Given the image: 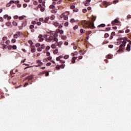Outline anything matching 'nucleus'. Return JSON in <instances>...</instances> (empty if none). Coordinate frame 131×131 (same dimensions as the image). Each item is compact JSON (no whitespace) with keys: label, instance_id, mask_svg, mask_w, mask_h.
I'll return each mask as SVG.
<instances>
[{"label":"nucleus","instance_id":"f257e3e1","mask_svg":"<svg viewBox=\"0 0 131 131\" xmlns=\"http://www.w3.org/2000/svg\"><path fill=\"white\" fill-rule=\"evenodd\" d=\"M96 18L97 17L96 16H93L91 21H86L85 20H82L81 21V24L82 27H83V28H91V29H95L96 27H95L94 22L96 21Z\"/></svg>","mask_w":131,"mask_h":131},{"label":"nucleus","instance_id":"f03ea898","mask_svg":"<svg viewBox=\"0 0 131 131\" xmlns=\"http://www.w3.org/2000/svg\"><path fill=\"white\" fill-rule=\"evenodd\" d=\"M58 34L50 33V35L46 36V41L51 42V41H57L58 40Z\"/></svg>","mask_w":131,"mask_h":131},{"label":"nucleus","instance_id":"7ed1b4c3","mask_svg":"<svg viewBox=\"0 0 131 131\" xmlns=\"http://www.w3.org/2000/svg\"><path fill=\"white\" fill-rule=\"evenodd\" d=\"M125 47V45H123V44H121L119 46V49L117 51V53H121V52H123V50H124V48Z\"/></svg>","mask_w":131,"mask_h":131},{"label":"nucleus","instance_id":"20e7f679","mask_svg":"<svg viewBox=\"0 0 131 131\" xmlns=\"http://www.w3.org/2000/svg\"><path fill=\"white\" fill-rule=\"evenodd\" d=\"M45 48H46L45 44H42L40 46V47L38 48L37 51H38V52H41L42 50L45 49Z\"/></svg>","mask_w":131,"mask_h":131},{"label":"nucleus","instance_id":"39448f33","mask_svg":"<svg viewBox=\"0 0 131 131\" xmlns=\"http://www.w3.org/2000/svg\"><path fill=\"white\" fill-rule=\"evenodd\" d=\"M56 42V46L57 47H58V48H62V45H63V41H55Z\"/></svg>","mask_w":131,"mask_h":131},{"label":"nucleus","instance_id":"423d86ee","mask_svg":"<svg viewBox=\"0 0 131 131\" xmlns=\"http://www.w3.org/2000/svg\"><path fill=\"white\" fill-rule=\"evenodd\" d=\"M21 34V33L20 32H16L14 35L13 37L14 38H18L19 36H20Z\"/></svg>","mask_w":131,"mask_h":131},{"label":"nucleus","instance_id":"0eeeda50","mask_svg":"<svg viewBox=\"0 0 131 131\" xmlns=\"http://www.w3.org/2000/svg\"><path fill=\"white\" fill-rule=\"evenodd\" d=\"M60 68H61V69H64V68H65V64H61L59 67V66L56 67V69H57V70H60Z\"/></svg>","mask_w":131,"mask_h":131},{"label":"nucleus","instance_id":"6e6552de","mask_svg":"<svg viewBox=\"0 0 131 131\" xmlns=\"http://www.w3.org/2000/svg\"><path fill=\"white\" fill-rule=\"evenodd\" d=\"M56 32L57 34H58V33H60V34H63V33H64V31H63L62 30H60V29H58L56 30Z\"/></svg>","mask_w":131,"mask_h":131},{"label":"nucleus","instance_id":"1a4fd4ad","mask_svg":"<svg viewBox=\"0 0 131 131\" xmlns=\"http://www.w3.org/2000/svg\"><path fill=\"white\" fill-rule=\"evenodd\" d=\"M26 25H27V23H26V21H25V22L21 24V26L18 27L19 29H22V28H23V27H25V26H26Z\"/></svg>","mask_w":131,"mask_h":131},{"label":"nucleus","instance_id":"9d476101","mask_svg":"<svg viewBox=\"0 0 131 131\" xmlns=\"http://www.w3.org/2000/svg\"><path fill=\"white\" fill-rule=\"evenodd\" d=\"M119 21L117 19H115L114 20L112 21V25H116V23H119Z\"/></svg>","mask_w":131,"mask_h":131},{"label":"nucleus","instance_id":"9b49d317","mask_svg":"<svg viewBox=\"0 0 131 131\" xmlns=\"http://www.w3.org/2000/svg\"><path fill=\"white\" fill-rule=\"evenodd\" d=\"M49 21H50V17H47L45 18L43 23H48V24H50V22H49Z\"/></svg>","mask_w":131,"mask_h":131},{"label":"nucleus","instance_id":"f8f14e48","mask_svg":"<svg viewBox=\"0 0 131 131\" xmlns=\"http://www.w3.org/2000/svg\"><path fill=\"white\" fill-rule=\"evenodd\" d=\"M36 63L38 64V67H40L43 65V63L40 61V60H37Z\"/></svg>","mask_w":131,"mask_h":131},{"label":"nucleus","instance_id":"ddd939ff","mask_svg":"<svg viewBox=\"0 0 131 131\" xmlns=\"http://www.w3.org/2000/svg\"><path fill=\"white\" fill-rule=\"evenodd\" d=\"M130 48H131L130 45L128 44L127 45V47L126 48V51L127 52H130Z\"/></svg>","mask_w":131,"mask_h":131},{"label":"nucleus","instance_id":"4468645a","mask_svg":"<svg viewBox=\"0 0 131 131\" xmlns=\"http://www.w3.org/2000/svg\"><path fill=\"white\" fill-rule=\"evenodd\" d=\"M2 39L3 40V42H1V43L2 46H4V45H5V41H7V39H8V37H4Z\"/></svg>","mask_w":131,"mask_h":131},{"label":"nucleus","instance_id":"2eb2a0df","mask_svg":"<svg viewBox=\"0 0 131 131\" xmlns=\"http://www.w3.org/2000/svg\"><path fill=\"white\" fill-rule=\"evenodd\" d=\"M42 35H39L38 36V38L39 39L38 40L39 41H43V38L42 37Z\"/></svg>","mask_w":131,"mask_h":131},{"label":"nucleus","instance_id":"dca6fc26","mask_svg":"<svg viewBox=\"0 0 131 131\" xmlns=\"http://www.w3.org/2000/svg\"><path fill=\"white\" fill-rule=\"evenodd\" d=\"M77 59V57H74L72 59V64H74L75 63V60Z\"/></svg>","mask_w":131,"mask_h":131},{"label":"nucleus","instance_id":"f3484780","mask_svg":"<svg viewBox=\"0 0 131 131\" xmlns=\"http://www.w3.org/2000/svg\"><path fill=\"white\" fill-rule=\"evenodd\" d=\"M107 59H112L113 58V55L112 54H108L106 56Z\"/></svg>","mask_w":131,"mask_h":131},{"label":"nucleus","instance_id":"a211bd4d","mask_svg":"<svg viewBox=\"0 0 131 131\" xmlns=\"http://www.w3.org/2000/svg\"><path fill=\"white\" fill-rule=\"evenodd\" d=\"M52 49H56L57 48V43L55 42L51 45Z\"/></svg>","mask_w":131,"mask_h":131},{"label":"nucleus","instance_id":"6ab92c4d","mask_svg":"<svg viewBox=\"0 0 131 131\" xmlns=\"http://www.w3.org/2000/svg\"><path fill=\"white\" fill-rule=\"evenodd\" d=\"M128 38L127 37H124L123 38H120L119 39V40H125V41H126L127 40Z\"/></svg>","mask_w":131,"mask_h":131},{"label":"nucleus","instance_id":"aec40b11","mask_svg":"<svg viewBox=\"0 0 131 131\" xmlns=\"http://www.w3.org/2000/svg\"><path fill=\"white\" fill-rule=\"evenodd\" d=\"M27 79L28 80H32V79H33V76H30L29 77H28L27 78Z\"/></svg>","mask_w":131,"mask_h":131},{"label":"nucleus","instance_id":"412c9836","mask_svg":"<svg viewBox=\"0 0 131 131\" xmlns=\"http://www.w3.org/2000/svg\"><path fill=\"white\" fill-rule=\"evenodd\" d=\"M67 39V36L66 35H62L61 36V39L65 40Z\"/></svg>","mask_w":131,"mask_h":131},{"label":"nucleus","instance_id":"4be33fe9","mask_svg":"<svg viewBox=\"0 0 131 131\" xmlns=\"http://www.w3.org/2000/svg\"><path fill=\"white\" fill-rule=\"evenodd\" d=\"M36 51V49L35 48H31V52L32 53H35Z\"/></svg>","mask_w":131,"mask_h":131},{"label":"nucleus","instance_id":"5701e85b","mask_svg":"<svg viewBox=\"0 0 131 131\" xmlns=\"http://www.w3.org/2000/svg\"><path fill=\"white\" fill-rule=\"evenodd\" d=\"M53 25H54V26H55V27H58V26H59V24L58 22H54Z\"/></svg>","mask_w":131,"mask_h":131},{"label":"nucleus","instance_id":"b1692460","mask_svg":"<svg viewBox=\"0 0 131 131\" xmlns=\"http://www.w3.org/2000/svg\"><path fill=\"white\" fill-rule=\"evenodd\" d=\"M120 41L122 42V45H123L124 46H126V42L124 40H123V41L120 40Z\"/></svg>","mask_w":131,"mask_h":131},{"label":"nucleus","instance_id":"393cba45","mask_svg":"<svg viewBox=\"0 0 131 131\" xmlns=\"http://www.w3.org/2000/svg\"><path fill=\"white\" fill-rule=\"evenodd\" d=\"M105 26H106V25L104 24H101V25L98 26L97 27H98V28L105 27Z\"/></svg>","mask_w":131,"mask_h":131},{"label":"nucleus","instance_id":"a878e982","mask_svg":"<svg viewBox=\"0 0 131 131\" xmlns=\"http://www.w3.org/2000/svg\"><path fill=\"white\" fill-rule=\"evenodd\" d=\"M50 9H52L53 10H55V6L53 5H50L49 6Z\"/></svg>","mask_w":131,"mask_h":131},{"label":"nucleus","instance_id":"bb28decb","mask_svg":"<svg viewBox=\"0 0 131 131\" xmlns=\"http://www.w3.org/2000/svg\"><path fill=\"white\" fill-rule=\"evenodd\" d=\"M85 31V30L81 29L80 30V33H81V34H83V33H84V32Z\"/></svg>","mask_w":131,"mask_h":131},{"label":"nucleus","instance_id":"cd10ccee","mask_svg":"<svg viewBox=\"0 0 131 131\" xmlns=\"http://www.w3.org/2000/svg\"><path fill=\"white\" fill-rule=\"evenodd\" d=\"M6 26H8V27H10V26H11V25H12L11 24V23L8 22V23H6Z\"/></svg>","mask_w":131,"mask_h":131},{"label":"nucleus","instance_id":"c85d7f7f","mask_svg":"<svg viewBox=\"0 0 131 131\" xmlns=\"http://www.w3.org/2000/svg\"><path fill=\"white\" fill-rule=\"evenodd\" d=\"M91 33H92V31H88L86 32V36H89L90 34H91Z\"/></svg>","mask_w":131,"mask_h":131},{"label":"nucleus","instance_id":"c756f323","mask_svg":"<svg viewBox=\"0 0 131 131\" xmlns=\"http://www.w3.org/2000/svg\"><path fill=\"white\" fill-rule=\"evenodd\" d=\"M55 15H51V17H50V19L51 20H54V19H55Z\"/></svg>","mask_w":131,"mask_h":131},{"label":"nucleus","instance_id":"7c9ffc66","mask_svg":"<svg viewBox=\"0 0 131 131\" xmlns=\"http://www.w3.org/2000/svg\"><path fill=\"white\" fill-rule=\"evenodd\" d=\"M12 48L13 50H16L17 49V46L13 45V46H12Z\"/></svg>","mask_w":131,"mask_h":131},{"label":"nucleus","instance_id":"2f4dec72","mask_svg":"<svg viewBox=\"0 0 131 131\" xmlns=\"http://www.w3.org/2000/svg\"><path fill=\"white\" fill-rule=\"evenodd\" d=\"M104 37H105V38H107V37H109V34H108V33H105V34H104Z\"/></svg>","mask_w":131,"mask_h":131},{"label":"nucleus","instance_id":"473e14b6","mask_svg":"<svg viewBox=\"0 0 131 131\" xmlns=\"http://www.w3.org/2000/svg\"><path fill=\"white\" fill-rule=\"evenodd\" d=\"M35 47H36V48H39V47H40V43H36Z\"/></svg>","mask_w":131,"mask_h":131},{"label":"nucleus","instance_id":"72a5a7b5","mask_svg":"<svg viewBox=\"0 0 131 131\" xmlns=\"http://www.w3.org/2000/svg\"><path fill=\"white\" fill-rule=\"evenodd\" d=\"M10 40H7L5 41V43H6V45H10Z\"/></svg>","mask_w":131,"mask_h":131},{"label":"nucleus","instance_id":"f704fd0d","mask_svg":"<svg viewBox=\"0 0 131 131\" xmlns=\"http://www.w3.org/2000/svg\"><path fill=\"white\" fill-rule=\"evenodd\" d=\"M57 53H58V49H56L53 51V54H55L56 55H57Z\"/></svg>","mask_w":131,"mask_h":131},{"label":"nucleus","instance_id":"c9c22d12","mask_svg":"<svg viewBox=\"0 0 131 131\" xmlns=\"http://www.w3.org/2000/svg\"><path fill=\"white\" fill-rule=\"evenodd\" d=\"M63 18L64 20H67V19H68V16H67L66 15H63Z\"/></svg>","mask_w":131,"mask_h":131},{"label":"nucleus","instance_id":"e433bc0d","mask_svg":"<svg viewBox=\"0 0 131 131\" xmlns=\"http://www.w3.org/2000/svg\"><path fill=\"white\" fill-rule=\"evenodd\" d=\"M11 42H12V43H15V42H16V39L13 38V39L11 40Z\"/></svg>","mask_w":131,"mask_h":131},{"label":"nucleus","instance_id":"4c0bfd02","mask_svg":"<svg viewBox=\"0 0 131 131\" xmlns=\"http://www.w3.org/2000/svg\"><path fill=\"white\" fill-rule=\"evenodd\" d=\"M51 13H53V14H56L57 13V10H53L51 11Z\"/></svg>","mask_w":131,"mask_h":131},{"label":"nucleus","instance_id":"58836bf2","mask_svg":"<svg viewBox=\"0 0 131 131\" xmlns=\"http://www.w3.org/2000/svg\"><path fill=\"white\" fill-rule=\"evenodd\" d=\"M77 28H78V26L76 25L73 27V29L74 30H76V29H77Z\"/></svg>","mask_w":131,"mask_h":131},{"label":"nucleus","instance_id":"ea45409f","mask_svg":"<svg viewBox=\"0 0 131 131\" xmlns=\"http://www.w3.org/2000/svg\"><path fill=\"white\" fill-rule=\"evenodd\" d=\"M12 24H13V26H17V24L16 21H13L12 23Z\"/></svg>","mask_w":131,"mask_h":131},{"label":"nucleus","instance_id":"a19ab883","mask_svg":"<svg viewBox=\"0 0 131 131\" xmlns=\"http://www.w3.org/2000/svg\"><path fill=\"white\" fill-rule=\"evenodd\" d=\"M40 9L41 12H44V11H45V7H42L40 8Z\"/></svg>","mask_w":131,"mask_h":131},{"label":"nucleus","instance_id":"79ce46f5","mask_svg":"<svg viewBox=\"0 0 131 131\" xmlns=\"http://www.w3.org/2000/svg\"><path fill=\"white\" fill-rule=\"evenodd\" d=\"M70 22H71V23H73L74 22H75V20H74V19L72 18L70 19Z\"/></svg>","mask_w":131,"mask_h":131},{"label":"nucleus","instance_id":"37998d69","mask_svg":"<svg viewBox=\"0 0 131 131\" xmlns=\"http://www.w3.org/2000/svg\"><path fill=\"white\" fill-rule=\"evenodd\" d=\"M110 30H111V28L109 27V28H105V31H110Z\"/></svg>","mask_w":131,"mask_h":131},{"label":"nucleus","instance_id":"c03bdc74","mask_svg":"<svg viewBox=\"0 0 131 131\" xmlns=\"http://www.w3.org/2000/svg\"><path fill=\"white\" fill-rule=\"evenodd\" d=\"M50 49H51V47L50 46H47L46 48V51H49L50 50Z\"/></svg>","mask_w":131,"mask_h":131},{"label":"nucleus","instance_id":"a18cd8bd","mask_svg":"<svg viewBox=\"0 0 131 131\" xmlns=\"http://www.w3.org/2000/svg\"><path fill=\"white\" fill-rule=\"evenodd\" d=\"M11 5H12L10 2L6 5V7L9 8V7H11Z\"/></svg>","mask_w":131,"mask_h":131},{"label":"nucleus","instance_id":"49530a36","mask_svg":"<svg viewBox=\"0 0 131 131\" xmlns=\"http://www.w3.org/2000/svg\"><path fill=\"white\" fill-rule=\"evenodd\" d=\"M70 8H71V9H75V6H74V5H71V6H70Z\"/></svg>","mask_w":131,"mask_h":131},{"label":"nucleus","instance_id":"de8ad7c7","mask_svg":"<svg viewBox=\"0 0 131 131\" xmlns=\"http://www.w3.org/2000/svg\"><path fill=\"white\" fill-rule=\"evenodd\" d=\"M82 12L83 13H86L88 12V10H86V9H83L82 10Z\"/></svg>","mask_w":131,"mask_h":131},{"label":"nucleus","instance_id":"09e8293b","mask_svg":"<svg viewBox=\"0 0 131 131\" xmlns=\"http://www.w3.org/2000/svg\"><path fill=\"white\" fill-rule=\"evenodd\" d=\"M38 3H37V2H36V1H34V2H33V5H34V6H37V5H38Z\"/></svg>","mask_w":131,"mask_h":131},{"label":"nucleus","instance_id":"8fccbe9b","mask_svg":"<svg viewBox=\"0 0 131 131\" xmlns=\"http://www.w3.org/2000/svg\"><path fill=\"white\" fill-rule=\"evenodd\" d=\"M37 25H38V26H40V25H41V23H40V21H38L37 23H36Z\"/></svg>","mask_w":131,"mask_h":131},{"label":"nucleus","instance_id":"3c124183","mask_svg":"<svg viewBox=\"0 0 131 131\" xmlns=\"http://www.w3.org/2000/svg\"><path fill=\"white\" fill-rule=\"evenodd\" d=\"M63 58L64 59H68V58H69V55H65Z\"/></svg>","mask_w":131,"mask_h":131},{"label":"nucleus","instance_id":"603ef678","mask_svg":"<svg viewBox=\"0 0 131 131\" xmlns=\"http://www.w3.org/2000/svg\"><path fill=\"white\" fill-rule=\"evenodd\" d=\"M69 23H68V22H66L64 24V26H66V27H67V26H68V25H69Z\"/></svg>","mask_w":131,"mask_h":131},{"label":"nucleus","instance_id":"864d4df0","mask_svg":"<svg viewBox=\"0 0 131 131\" xmlns=\"http://www.w3.org/2000/svg\"><path fill=\"white\" fill-rule=\"evenodd\" d=\"M8 50H12V45H10L7 47Z\"/></svg>","mask_w":131,"mask_h":131},{"label":"nucleus","instance_id":"5fc2aeb1","mask_svg":"<svg viewBox=\"0 0 131 131\" xmlns=\"http://www.w3.org/2000/svg\"><path fill=\"white\" fill-rule=\"evenodd\" d=\"M85 6L86 7H88V6H90V2H87L86 3H85Z\"/></svg>","mask_w":131,"mask_h":131},{"label":"nucleus","instance_id":"6e6d98bb","mask_svg":"<svg viewBox=\"0 0 131 131\" xmlns=\"http://www.w3.org/2000/svg\"><path fill=\"white\" fill-rule=\"evenodd\" d=\"M8 16H9V15L8 14H6L4 16V19H7V18H8Z\"/></svg>","mask_w":131,"mask_h":131},{"label":"nucleus","instance_id":"4d7b16f0","mask_svg":"<svg viewBox=\"0 0 131 131\" xmlns=\"http://www.w3.org/2000/svg\"><path fill=\"white\" fill-rule=\"evenodd\" d=\"M33 28H34V25L30 26V29H33Z\"/></svg>","mask_w":131,"mask_h":131},{"label":"nucleus","instance_id":"13d9d810","mask_svg":"<svg viewBox=\"0 0 131 131\" xmlns=\"http://www.w3.org/2000/svg\"><path fill=\"white\" fill-rule=\"evenodd\" d=\"M46 55H47V56H49L51 55V53H50V52H47Z\"/></svg>","mask_w":131,"mask_h":131},{"label":"nucleus","instance_id":"bf43d9fd","mask_svg":"<svg viewBox=\"0 0 131 131\" xmlns=\"http://www.w3.org/2000/svg\"><path fill=\"white\" fill-rule=\"evenodd\" d=\"M19 20H23L24 19V17L23 16H20L18 18Z\"/></svg>","mask_w":131,"mask_h":131},{"label":"nucleus","instance_id":"052dcab7","mask_svg":"<svg viewBox=\"0 0 131 131\" xmlns=\"http://www.w3.org/2000/svg\"><path fill=\"white\" fill-rule=\"evenodd\" d=\"M39 21H40V22H42L43 20V18H40L39 19Z\"/></svg>","mask_w":131,"mask_h":131},{"label":"nucleus","instance_id":"680f3d73","mask_svg":"<svg viewBox=\"0 0 131 131\" xmlns=\"http://www.w3.org/2000/svg\"><path fill=\"white\" fill-rule=\"evenodd\" d=\"M74 12H78V9L74 8L73 9Z\"/></svg>","mask_w":131,"mask_h":131},{"label":"nucleus","instance_id":"e2e57ef3","mask_svg":"<svg viewBox=\"0 0 131 131\" xmlns=\"http://www.w3.org/2000/svg\"><path fill=\"white\" fill-rule=\"evenodd\" d=\"M31 23H32L33 25H35V24H36V21H32Z\"/></svg>","mask_w":131,"mask_h":131},{"label":"nucleus","instance_id":"0e129e2a","mask_svg":"<svg viewBox=\"0 0 131 131\" xmlns=\"http://www.w3.org/2000/svg\"><path fill=\"white\" fill-rule=\"evenodd\" d=\"M115 32H112V33H111V35H112V36H114V35H115Z\"/></svg>","mask_w":131,"mask_h":131},{"label":"nucleus","instance_id":"69168bd1","mask_svg":"<svg viewBox=\"0 0 131 131\" xmlns=\"http://www.w3.org/2000/svg\"><path fill=\"white\" fill-rule=\"evenodd\" d=\"M51 64H52L51 62H48L46 64V66H51Z\"/></svg>","mask_w":131,"mask_h":131},{"label":"nucleus","instance_id":"338daca9","mask_svg":"<svg viewBox=\"0 0 131 131\" xmlns=\"http://www.w3.org/2000/svg\"><path fill=\"white\" fill-rule=\"evenodd\" d=\"M108 48H110V49H112V48H113V45H108Z\"/></svg>","mask_w":131,"mask_h":131},{"label":"nucleus","instance_id":"774afa93","mask_svg":"<svg viewBox=\"0 0 131 131\" xmlns=\"http://www.w3.org/2000/svg\"><path fill=\"white\" fill-rule=\"evenodd\" d=\"M130 30L129 29H127L125 30V33H128L129 32Z\"/></svg>","mask_w":131,"mask_h":131}]
</instances>
